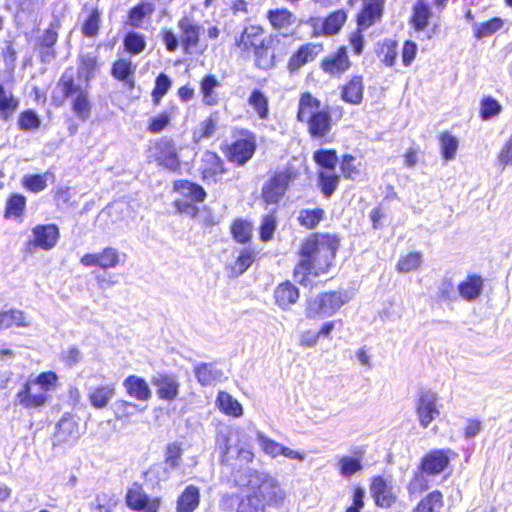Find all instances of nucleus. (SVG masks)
I'll return each instance as SVG.
<instances>
[{"label": "nucleus", "mask_w": 512, "mask_h": 512, "mask_svg": "<svg viewBox=\"0 0 512 512\" xmlns=\"http://www.w3.org/2000/svg\"><path fill=\"white\" fill-rule=\"evenodd\" d=\"M340 239L330 233H312L305 237L297 252L292 276L303 287L313 288L314 279L329 273L335 265Z\"/></svg>", "instance_id": "f257e3e1"}, {"label": "nucleus", "mask_w": 512, "mask_h": 512, "mask_svg": "<svg viewBox=\"0 0 512 512\" xmlns=\"http://www.w3.org/2000/svg\"><path fill=\"white\" fill-rule=\"evenodd\" d=\"M279 43L280 38L277 34H269L263 25L254 23L243 27L234 38L232 47L245 58L252 56L257 69L269 71L275 68L279 61L274 52L275 46Z\"/></svg>", "instance_id": "f03ea898"}, {"label": "nucleus", "mask_w": 512, "mask_h": 512, "mask_svg": "<svg viewBox=\"0 0 512 512\" xmlns=\"http://www.w3.org/2000/svg\"><path fill=\"white\" fill-rule=\"evenodd\" d=\"M286 496L274 476L254 470L251 473L250 489L239 497L235 512H266V507L283 506Z\"/></svg>", "instance_id": "7ed1b4c3"}, {"label": "nucleus", "mask_w": 512, "mask_h": 512, "mask_svg": "<svg viewBox=\"0 0 512 512\" xmlns=\"http://www.w3.org/2000/svg\"><path fill=\"white\" fill-rule=\"evenodd\" d=\"M296 119L306 125L311 139L329 142L332 134L333 119L329 110L322 108L321 100L311 92H302L299 96Z\"/></svg>", "instance_id": "20e7f679"}, {"label": "nucleus", "mask_w": 512, "mask_h": 512, "mask_svg": "<svg viewBox=\"0 0 512 512\" xmlns=\"http://www.w3.org/2000/svg\"><path fill=\"white\" fill-rule=\"evenodd\" d=\"M62 101L70 104V110L80 121H87L92 113L93 102L90 94V83L82 82L76 77L74 66H68L57 81Z\"/></svg>", "instance_id": "39448f33"}, {"label": "nucleus", "mask_w": 512, "mask_h": 512, "mask_svg": "<svg viewBox=\"0 0 512 512\" xmlns=\"http://www.w3.org/2000/svg\"><path fill=\"white\" fill-rule=\"evenodd\" d=\"M59 384L56 372L49 370L27 379L16 393V400L25 409H41L51 399L50 392Z\"/></svg>", "instance_id": "423d86ee"}, {"label": "nucleus", "mask_w": 512, "mask_h": 512, "mask_svg": "<svg viewBox=\"0 0 512 512\" xmlns=\"http://www.w3.org/2000/svg\"><path fill=\"white\" fill-rule=\"evenodd\" d=\"M180 37L171 29L161 30V40L168 52H175L179 47L186 55L201 53V26L191 17L184 16L177 22Z\"/></svg>", "instance_id": "0eeeda50"}, {"label": "nucleus", "mask_w": 512, "mask_h": 512, "mask_svg": "<svg viewBox=\"0 0 512 512\" xmlns=\"http://www.w3.org/2000/svg\"><path fill=\"white\" fill-rule=\"evenodd\" d=\"M298 169L291 165L268 172L260 192L261 202L265 207L278 206L284 201L291 185L298 179Z\"/></svg>", "instance_id": "6e6552de"}, {"label": "nucleus", "mask_w": 512, "mask_h": 512, "mask_svg": "<svg viewBox=\"0 0 512 512\" xmlns=\"http://www.w3.org/2000/svg\"><path fill=\"white\" fill-rule=\"evenodd\" d=\"M351 299L344 288L322 291L310 297L305 303V317L309 320H320L338 313Z\"/></svg>", "instance_id": "1a4fd4ad"}, {"label": "nucleus", "mask_w": 512, "mask_h": 512, "mask_svg": "<svg viewBox=\"0 0 512 512\" xmlns=\"http://www.w3.org/2000/svg\"><path fill=\"white\" fill-rule=\"evenodd\" d=\"M172 191L179 196L172 202L175 210L181 215L198 217L200 208L196 204L207 199L205 188L189 179H176L172 182Z\"/></svg>", "instance_id": "9d476101"}, {"label": "nucleus", "mask_w": 512, "mask_h": 512, "mask_svg": "<svg viewBox=\"0 0 512 512\" xmlns=\"http://www.w3.org/2000/svg\"><path fill=\"white\" fill-rule=\"evenodd\" d=\"M149 162L173 173H179L182 168L180 147L169 136H163L154 140L147 149Z\"/></svg>", "instance_id": "9b49d317"}, {"label": "nucleus", "mask_w": 512, "mask_h": 512, "mask_svg": "<svg viewBox=\"0 0 512 512\" xmlns=\"http://www.w3.org/2000/svg\"><path fill=\"white\" fill-rule=\"evenodd\" d=\"M238 134L239 137L231 143L223 145L221 149L230 163L241 167L254 157L258 144L257 136L252 131L241 129Z\"/></svg>", "instance_id": "f8f14e48"}, {"label": "nucleus", "mask_w": 512, "mask_h": 512, "mask_svg": "<svg viewBox=\"0 0 512 512\" xmlns=\"http://www.w3.org/2000/svg\"><path fill=\"white\" fill-rule=\"evenodd\" d=\"M433 11L427 0H416L411 7V14L408 23L411 29L416 32H425L427 39L434 38L440 29L438 21L433 22Z\"/></svg>", "instance_id": "ddd939ff"}, {"label": "nucleus", "mask_w": 512, "mask_h": 512, "mask_svg": "<svg viewBox=\"0 0 512 512\" xmlns=\"http://www.w3.org/2000/svg\"><path fill=\"white\" fill-rule=\"evenodd\" d=\"M32 234V238L24 244V255H31L37 249L49 251L57 245L60 239V229L55 223L37 224L32 228Z\"/></svg>", "instance_id": "4468645a"}, {"label": "nucleus", "mask_w": 512, "mask_h": 512, "mask_svg": "<svg viewBox=\"0 0 512 512\" xmlns=\"http://www.w3.org/2000/svg\"><path fill=\"white\" fill-rule=\"evenodd\" d=\"M228 172L224 159L214 150H204L198 160V173L203 183L207 185L221 182Z\"/></svg>", "instance_id": "2eb2a0df"}, {"label": "nucleus", "mask_w": 512, "mask_h": 512, "mask_svg": "<svg viewBox=\"0 0 512 512\" xmlns=\"http://www.w3.org/2000/svg\"><path fill=\"white\" fill-rule=\"evenodd\" d=\"M352 67L347 47L341 45L325 55L319 62V69L331 79H341Z\"/></svg>", "instance_id": "dca6fc26"}, {"label": "nucleus", "mask_w": 512, "mask_h": 512, "mask_svg": "<svg viewBox=\"0 0 512 512\" xmlns=\"http://www.w3.org/2000/svg\"><path fill=\"white\" fill-rule=\"evenodd\" d=\"M458 454L451 449H431L420 459L418 470L428 476H437L444 473L449 467L452 459Z\"/></svg>", "instance_id": "f3484780"}, {"label": "nucleus", "mask_w": 512, "mask_h": 512, "mask_svg": "<svg viewBox=\"0 0 512 512\" xmlns=\"http://www.w3.org/2000/svg\"><path fill=\"white\" fill-rule=\"evenodd\" d=\"M126 255L112 246L104 247L98 252L85 253L80 258V264L84 267H94L101 270H109L118 267L124 262Z\"/></svg>", "instance_id": "a211bd4d"}, {"label": "nucleus", "mask_w": 512, "mask_h": 512, "mask_svg": "<svg viewBox=\"0 0 512 512\" xmlns=\"http://www.w3.org/2000/svg\"><path fill=\"white\" fill-rule=\"evenodd\" d=\"M125 504L133 512H159L161 499L159 497L150 498L143 485L134 482L126 491Z\"/></svg>", "instance_id": "6ab92c4d"}, {"label": "nucleus", "mask_w": 512, "mask_h": 512, "mask_svg": "<svg viewBox=\"0 0 512 512\" xmlns=\"http://www.w3.org/2000/svg\"><path fill=\"white\" fill-rule=\"evenodd\" d=\"M81 435L78 419L72 413L66 412L57 422L51 436L53 446L70 445L76 442Z\"/></svg>", "instance_id": "aec40b11"}, {"label": "nucleus", "mask_w": 512, "mask_h": 512, "mask_svg": "<svg viewBox=\"0 0 512 512\" xmlns=\"http://www.w3.org/2000/svg\"><path fill=\"white\" fill-rule=\"evenodd\" d=\"M440 407L436 393L428 389L418 392L415 411L421 427L427 428L440 415Z\"/></svg>", "instance_id": "412c9836"}, {"label": "nucleus", "mask_w": 512, "mask_h": 512, "mask_svg": "<svg viewBox=\"0 0 512 512\" xmlns=\"http://www.w3.org/2000/svg\"><path fill=\"white\" fill-rule=\"evenodd\" d=\"M323 50V45L314 42H305L293 51L286 62V70L290 75L297 74L305 65L314 62Z\"/></svg>", "instance_id": "4be33fe9"}, {"label": "nucleus", "mask_w": 512, "mask_h": 512, "mask_svg": "<svg viewBox=\"0 0 512 512\" xmlns=\"http://www.w3.org/2000/svg\"><path fill=\"white\" fill-rule=\"evenodd\" d=\"M370 493L374 504L379 508H392L398 501L392 484L382 475L371 478Z\"/></svg>", "instance_id": "5701e85b"}, {"label": "nucleus", "mask_w": 512, "mask_h": 512, "mask_svg": "<svg viewBox=\"0 0 512 512\" xmlns=\"http://www.w3.org/2000/svg\"><path fill=\"white\" fill-rule=\"evenodd\" d=\"M384 3L381 0H363L360 10L355 15L356 26L367 30L382 20Z\"/></svg>", "instance_id": "b1692460"}, {"label": "nucleus", "mask_w": 512, "mask_h": 512, "mask_svg": "<svg viewBox=\"0 0 512 512\" xmlns=\"http://www.w3.org/2000/svg\"><path fill=\"white\" fill-rule=\"evenodd\" d=\"M365 82L361 74H353L339 86L340 99L350 105H360L364 100Z\"/></svg>", "instance_id": "393cba45"}, {"label": "nucleus", "mask_w": 512, "mask_h": 512, "mask_svg": "<svg viewBox=\"0 0 512 512\" xmlns=\"http://www.w3.org/2000/svg\"><path fill=\"white\" fill-rule=\"evenodd\" d=\"M257 439L260 445L261 450L268 456L272 458H276L280 455L297 460V461H303L305 458V454L299 451H295L290 449L289 447H286L282 445L281 443L275 441L272 438H269L263 434H258Z\"/></svg>", "instance_id": "a878e982"}, {"label": "nucleus", "mask_w": 512, "mask_h": 512, "mask_svg": "<svg viewBox=\"0 0 512 512\" xmlns=\"http://www.w3.org/2000/svg\"><path fill=\"white\" fill-rule=\"evenodd\" d=\"M152 384L156 388V393L159 399L172 402L178 394L180 384L176 376L168 373H160L152 378Z\"/></svg>", "instance_id": "bb28decb"}, {"label": "nucleus", "mask_w": 512, "mask_h": 512, "mask_svg": "<svg viewBox=\"0 0 512 512\" xmlns=\"http://www.w3.org/2000/svg\"><path fill=\"white\" fill-rule=\"evenodd\" d=\"M273 297L278 307L287 310L298 302L300 290L291 281L285 280L276 286Z\"/></svg>", "instance_id": "cd10ccee"}, {"label": "nucleus", "mask_w": 512, "mask_h": 512, "mask_svg": "<svg viewBox=\"0 0 512 512\" xmlns=\"http://www.w3.org/2000/svg\"><path fill=\"white\" fill-rule=\"evenodd\" d=\"M136 65L128 58H118L110 68L111 76L114 80L122 82L130 89L135 86Z\"/></svg>", "instance_id": "c85d7f7f"}, {"label": "nucleus", "mask_w": 512, "mask_h": 512, "mask_svg": "<svg viewBox=\"0 0 512 512\" xmlns=\"http://www.w3.org/2000/svg\"><path fill=\"white\" fill-rule=\"evenodd\" d=\"M27 210V198L25 195L14 192L10 193L5 201L3 218L22 222Z\"/></svg>", "instance_id": "c756f323"}, {"label": "nucleus", "mask_w": 512, "mask_h": 512, "mask_svg": "<svg viewBox=\"0 0 512 512\" xmlns=\"http://www.w3.org/2000/svg\"><path fill=\"white\" fill-rule=\"evenodd\" d=\"M483 288L484 278L475 273L468 274L457 286L459 295L467 302L477 300L481 296Z\"/></svg>", "instance_id": "7c9ffc66"}, {"label": "nucleus", "mask_w": 512, "mask_h": 512, "mask_svg": "<svg viewBox=\"0 0 512 512\" xmlns=\"http://www.w3.org/2000/svg\"><path fill=\"white\" fill-rule=\"evenodd\" d=\"M221 83L214 74H205L199 82V91L202 97V102L206 106H216L220 102V97L217 89L220 88Z\"/></svg>", "instance_id": "2f4dec72"}, {"label": "nucleus", "mask_w": 512, "mask_h": 512, "mask_svg": "<svg viewBox=\"0 0 512 512\" xmlns=\"http://www.w3.org/2000/svg\"><path fill=\"white\" fill-rule=\"evenodd\" d=\"M123 386L128 396L138 401H148L152 392L148 382L137 375H129L123 381Z\"/></svg>", "instance_id": "473e14b6"}, {"label": "nucleus", "mask_w": 512, "mask_h": 512, "mask_svg": "<svg viewBox=\"0 0 512 512\" xmlns=\"http://www.w3.org/2000/svg\"><path fill=\"white\" fill-rule=\"evenodd\" d=\"M115 384L108 382L89 389L87 398L90 405L95 409L105 408L115 396Z\"/></svg>", "instance_id": "72a5a7b5"}, {"label": "nucleus", "mask_w": 512, "mask_h": 512, "mask_svg": "<svg viewBox=\"0 0 512 512\" xmlns=\"http://www.w3.org/2000/svg\"><path fill=\"white\" fill-rule=\"evenodd\" d=\"M201 494L199 487L186 486L176 499L175 512H194L200 505Z\"/></svg>", "instance_id": "f704fd0d"}, {"label": "nucleus", "mask_w": 512, "mask_h": 512, "mask_svg": "<svg viewBox=\"0 0 512 512\" xmlns=\"http://www.w3.org/2000/svg\"><path fill=\"white\" fill-rule=\"evenodd\" d=\"M60 21L56 20L54 23L45 29L39 40V49L41 52V60L45 62L48 59L55 57L56 53L53 49L58 41V29L60 28Z\"/></svg>", "instance_id": "c9c22d12"}, {"label": "nucleus", "mask_w": 512, "mask_h": 512, "mask_svg": "<svg viewBox=\"0 0 512 512\" xmlns=\"http://www.w3.org/2000/svg\"><path fill=\"white\" fill-rule=\"evenodd\" d=\"M232 239L241 245L250 244L253 238L252 222L244 218H235L229 224Z\"/></svg>", "instance_id": "e433bc0d"}, {"label": "nucleus", "mask_w": 512, "mask_h": 512, "mask_svg": "<svg viewBox=\"0 0 512 512\" xmlns=\"http://www.w3.org/2000/svg\"><path fill=\"white\" fill-rule=\"evenodd\" d=\"M176 110L177 108L175 106H170L150 117L146 123V131L156 135L167 130L171 126Z\"/></svg>", "instance_id": "4c0bfd02"}, {"label": "nucleus", "mask_w": 512, "mask_h": 512, "mask_svg": "<svg viewBox=\"0 0 512 512\" xmlns=\"http://www.w3.org/2000/svg\"><path fill=\"white\" fill-rule=\"evenodd\" d=\"M216 406L222 414L232 418H239L244 413L241 403L223 390L217 393Z\"/></svg>", "instance_id": "58836bf2"}, {"label": "nucleus", "mask_w": 512, "mask_h": 512, "mask_svg": "<svg viewBox=\"0 0 512 512\" xmlns=\"http://www.w3.org/2000/svg\"><path fill=\"white\" fill-rule=\"evenodd\" d=\"M348 13L345 9H337L330 12L322 21L321 32L325 36L338 34L345 25Z\"/></svg>", "instance_id": "ea45409f"}, {"label": "nucleus", "mask_w": 512, "mask_h": 512, "mask_svg": "<svg viewBox=\"0 0 512 512\" xmlns=\"http://www.w3.org/2000/svg\"><path fill=\"white\" fill-rule=\"evenodd\" d=\"M77 60L78 69L76 77L84 82L90 83L100 67L98 58L94 55L79 54Z\"/></svg>", "instance_id": "a19ab883"}, {"label": "nucleus", "mask_w": 512, "mask_h": 512, "mask_svg": "<svg viewBox=\"0 0 512 512\" xmlns=\"http://www.w3.org/2000/svg\"><path fill=\"white\" fill-rule=\"evenodd\" d=\"M266 18L276 31L287 29L294 24L296 19L294 13L287 8L270 9L266 13Z\"/></svg>", "instance_id": "79ce46f5"}, {"label": "nucleus", "mask_w": 512, "mask_h": 512, "mask_svg": "<svg viewBox=\"0 0 512 512\" xmlns=\"http://www.w3.org/2000/svg\"><path fill=\"white\" fill-rule=\"evenodd\" d=\"M443 506V493L440 490H433L422 497L411 512H441Z\"/></svg>", "instance_id": "37998d69"}, {"label": "nucleus", "mask_w": 512, "mask_h": 512, "mask_svg": "<svg viewBox=\"0 0 512 512\" xmlns=\"http://www.w3.org/2000/svg\"><path fill=\"white\" fill-rule=\"evenodd\" d=\"M340 183V175L335 171L318 170L317 185L324 196L329 199L337 190Z\"/></svg>", "instance_id": "c03bdc74"}, {"label": "nucleus", "mask_w": 512, "mask_h": 512, "mask_svg": "<svg viewBox=\"0 0 512 512\" xmlns=\"http://www.w3.org/2000/svg\"><path fill=\"white\" fill-rule=\"evenodd\" d=\"M326 217L321 207L301 209L297 216L298 224L307 230L315 229Z\"/></svg>", "instance_id": "a18cd8bd"}, {"label": "nucleus", "mask_w": 512, "mask_h": 512, "mask_svg": "<svg viewBox=\"0 0 512 512\" xmlns=\"http://www.w3.org/2000/svg\"><path fill=\"white\" fill-rule=\"evenodd\" d=\"M101 23V11L97 7L90 9L84 21L81 24L82 35L86 38H97L100 33Z\"/></svg>", "instance_id": "49530a36"}, {"label": "nucleus", "mask_w": 512, "mask_h": 512, "mask_svg": "<svg viewBox=\"0 0 512 512\" xmlns=\"http://www.w3.org/2000/svg\"><path fill=\"white\" fill-rule=\"evenodd\" d=\"M376 54L383 65L393 67L398 55V43L395 39L385 38L379 44Z\"/></svg>", "instance_id": "de8ad7c7"}, {"label": "nucleus", "mask_w": 512, "mask_h": 512, "mask_svg": "<svg viewBox=\"0 0 512 512\" xmlns=\"http://www.w3.org/2000/svg\"><path fill=\"white\" fill-rule=\"evenodd\" d=\"M197 381L202 386H209L222 377V372L215 367L214 363H200L194 368Z\"/></svg>", "instance_id": "09e8293b"}, {"label": "nucleus", "mask_w": 512, "mask_h": 512, "mask_svg": "<svg viewBox=\"0 0 512 512\" xmlns=\"http://www.w3.org/2000/svg\"><path fill=\"white\" fill-rule=\"evenodd\" d=\"M19 104L18 97L0 83V116L8 120L17 111Z\"/></svg>", "instance_id": "8fccbe9b"}, {"label": "nucleus", "mask_w": 512, "mask_h": 512, "mask_svg": "<svg viewBox=\"0 0 512 512\" xmlns=\"http://www.w3.org/2000/svg\"><path fill=\"white\" fill-rule=\"evenodd\" d=\"M278 217L276 209L269 211L261 217V222L258 227L259 238L262 242L266 243L273 239L274 233L277 229Z\"/></svg>", "instance_id": "3c124183"}, {"label": "nucleus", "mask_w": 512, "mask_h": 512, "mask_svg": "<svg viewBox=\"0 0 512 512\" xmlns=\"http://www.w3.org/2000/svg\"><path fill=\"white\" fill-rule=\"evenodd\" d=\"M248 104L254 109L259 119H268L269 101L263 91L260 89H253L249 95Z\"/></svg>", "instance_id": "603ef678"}, {"label": "nucleus", "mask_w": 512, "mask_h": 512, "mask_svg": "<svg viewBox=\"0 0 512 512\" xmlns=\"http://www.w3.org/2000/svg\"><path fill=\"white\" fill-rule=\"evenodd\" d=\"M313 161L324 171H335L339 161L336 150L334 149H319L313 153Z\"/></svg>", "instance_id": "864d4df0"}, {"label": "nucleus", "mask_w": 512, "mask_h": 512, "mask_svg": "<svg viewBox=\"0 0 512 512\" xmlns=\"http://www.w3.org/2000/svg\"><path fill=\"white\" fill-rule=\"evenodd\" d=\"M48 175L53 177L48 171L42 174H26L21 178L20 184L26 191L37 194L47 188Z\"/></svg>", "instance_id": "5fc2aeb1"}, {"label": "nucleus", "mask_w": 512, "mask_h": 512, "mask_svg": "<svg viewBox=\"0 0 512 512\" xmlns=\"http://www.w3.org/2000/svg\"><path fill=\"white\" fill-rule=\"evenodd\" d=\"M26 326H28V323L26 321V316L23 311L17 309L0 311V331L12 327Z\"/></svg>", "instance_id": "6e6d98bb"}, {"label": "nucleus", "mask_w": 512, "mask_h": 512, "mask_svg": "<svg viewBox=\"0 0 512 512\" xmlns=\"http://www.w3.org/2000/svg\"><path fill=\"white\" fill-rule=\"evenodd\" d=\"M422 253L419 251H412L402 255L395 266L398 273L406 274L418 270L422 265Z\"/></svg>", "instance_id": "4d7b16f0"}, {"label": "nucleus", "mask_w": 512, "mask_h": 512, "mask_svg": "<svg viewBox=\"0 0 512 512\" xmlns=\"http://www.w3.org/2000/svg\"><path fill=\"white\" fill-rule=\"evenodd\" d=\"M217 125L218 112L215 111L200 122L197 130L193 134L194 141L199 142L212 137L217 130Z\"/></svg>", "instance_id": "13d9d810"}, {"label": "nucleus", "mask_w": 512, "mask_h": 512, "mask_svg": "<svg viewBox=\"0 0 512 512\" xmlns=\"http://www.w3.org/2000/svg\"><path fill=\"white\" fill-rule=\"evenodd\" d=\"M123 46L128 54L139 55L146 49V38L139 32H127L123 38Z\"/></svg>", "instance_id": "bf43d9fd"}, {"label": "nucleus", "mask_w": 512, "mask_h": 512, "mask_svg": "<svg viewBox=\"0 0 512 512\" xmlns=\"http://www.w3.org/2000/svg\"><path fill=\"white\" fill-rule=\"evenodd\" d=\"M119 500L114 493L101 492L96 495L95 502L90 505V512H113Z\"/></svg>", "instance_id": "052dcab7"}, {"label": "nucleus", "mask_w": 512, "mask_h": 512, "mask_svg": "<svg viewBox=\"0 0 512 512\" xmlns=\"http://www.w3.org/2000/svg\"><path fill=\"white\" fill-rule=\"evenodd\" d=\"M504 25V21L499 17H493L485 22L473 26V36L476 39H484L492 36Z\"/></svg>", "instance_id": "680f3d73"}, {"label": "nucleus", "mask_w": 512, "mask_h": 512, "mask_svg": "<svg viewBox=\"0 0 512 512\" xmlns=\"http://www.w3.org/2000/svg\"><path fill=\"white\" fill-rule=\"evenodd\" d=\"M365 30L356 26L353 30L347 33V49L350 48V51L353 56H360L364 53L366 47V39L364 35Z\"/></svg>", "instance_id": "e2e57ef3"}, {"label": "nucleus", "mask_w": 512, "mask_h": 512, "mask_svg": "<svg viewBox=\"0 0 512 512\" xmlns=\"http://www.w3.org/2000/svg\"><path fill=\"white\" fill-rule=\"evenodd\" d=\"M172 86V80L166 73H160L155 78L154 87L151 91V100L154 106L160 105L163 97Z\"/></svg>", "instance_id": "0e129e2a"}, {"label": "nucleus", "mask_w": 512, "mask_h": 512, "mask_svg": "<svg viewBox=\"0 0 512 512\" xmlns=\"http://www.w3.org/2000/svg\"><path fill=\"white\" fill-rule=\"evenodd\" d=\"M155 10L153 3L151 2H140L133 6L128 11V22L133 27H139L143 19L151 15Z\"/></svg>", "instance_id": "69168bd1"}, {"label": "nucleus", "mask_w": 512, "mask_h": 512, "mask_svg": "<svg viewBox=\"0 0 512 512\" xmlns=\"http://www.w3.org/2000/svg\"><path fill=\"white\" fill-rule=\"evenodd\" d=\"M41 123L40 116L33 109L23 110L17 118V127L24 132L36 131Z\"/></svg>", "instance_id": "338daca9"}, {"label": "nucleus", "mask_w": 512, "mask_h": 512, "mask_svg": "<svg viewBox=\"0 0 512 512\" xmlns=\"http://www.w3.org/2000/svg\"><path fill=\"white\" fill-rule=\"evenodd\" d=\"M441 155L444 160L449 161L455 158L458 149V140L449 132H443L438 136Z\"/></svg>", "instance_id": "774afa93"}]
</instances>
